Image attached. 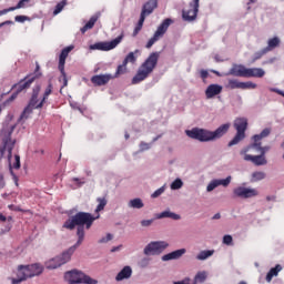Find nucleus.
Masks as SVG:
<instances>
[{"label": "nucleus", "mask_w": 284, "mask_h": 284, "mask_svg": "<svg viewBox=\"0 0 284 284\" xmlns=\"http://www.w3.org/2000/svg\"><path fill=\"white\" fill-rule=\"evenodd\" d=\"M100 219V215L93 216L91 213L88 212H78L75 215L69 217L62 225L64 230H75L77 227V243L69 247L65 252L61 255L55 256L45 262L47 270H57V267H61L71 261L72 255L74 254L75 250L82 245L84 237H85V230H91L93 223Z\"/></svg>", "instance_id": "f257e3e1"}, {"label": "nucleus", "mask_w": 284, "mask_h": 284, "mask_svg": "<svg viewBox=\"0 0 284 284\" xmlns=\"http://www.w3.org/2000/svg\"><path fill=\"white\" fill-rule=\"evenodd\" d=\"M271 132V129H264L260 134L252 138L254 142L251 145L241 150L240 154L244 155L245 161H250L257 166L267 164L265 153H267L271 148L270 145L262 146V140L267 138Z\"/></svg>", "instance_id": "f03ea898"}, {"label": "nucleus", "mask_w": 284, "mask_h": 284, "mask_svg": "<svg viewBox=\"0 0 284 284\" xmlns=\"http://www.w3.org/2000/svg\"><path fill=\"white\" fill-rule=\"evenodd\" d=\"M230 128V123L220 125L215 131H210L201 128H193L192 130H185V134L191 139L199 140L200 142H210L225 135L229 132Z\"/></svg>", "instance_id": "7ed1b4c3"}, {"label": "nucleus", "mask_w": 284, "mask_h": 284, "mask_svg": "<svg viewBox=\"0 0 284 284\" xmlns=\"http://www.w3.org/2000/svg\"><path fill=\"white\" fill-rule=\"evenodd\" d=\"M160 57H161L160 52L150 53V55L138 69L136 74L132 78V81H131L132 84H139L142 81L146 80L158 67Z\"/></svg>", "instance_id": "20e7f679"}, {"label": "nucleus", "mask_w": 284, "mask_h": 284, "mask_svg": "<svg viewBox=\"0 0 284 284\" xmlns=\"http://www.w3.org/2000/svg\"><path fill=\"white\" fill-rule=\"evenodd\" d=\"M44 267L39 264H28V265H19L17 268V277L11 278V284H21L28 278H33L34 276H40L43 273Z\"/></svg>", "instance_id": "39448f33"}, {"label": "nucleus", "mask_w": 284, "mask_h": 284, "mask_svg": "<svg viewBox=\"0 0 284 284\" xmlns=\"http://www.w3.org/2000/svg\"><path fill=\"white\" fill-rule=\"evenodd\" d=\"M64 280L69 284H99L98 280L92 278L91 276L78 270L68 271L64 274Z\"/></svg>", "instance_id": "423d86ee"}, {"label": "nucleus", "mask_w": 284, "mask_h": 284, "mask_svg": "<svg viewBox=\"0 0 284 284\" xmlns=\"http://www.w3.org/2000/svg\"><path fill=\"white\" fill-rule=\"evenodd\" d=\"M40 87H37L32 90L31 99L28 103V105L22 111L19 120H27L30 118V115L33 113V109H42L44 103L43 99L39 102V93H40Z\"/></svg>", "instance_id": "0eeeda50"}, {"label": "nucleus", "mask_w": 284, "mask_h": 284, "mask_svg": "<svg viewBox=\"0 0 284 284\" xmlns=\"http://www.w3.org/2000/svg\"><path fill=\"white\" fill-rule=\"evenodd\" d=\"M230 74L243 78H264L265 70L262 68H245L244 65L234 67L230 70Z\"/></svg>", "instance_id": "6e6552de"}, {"label": "nucleus", "mask_w": 284, "mask_h": 284, "mask_svg": "<svg viewBox=\"0 0 284 284\" xmlns=\"http://www.w3.org/2000/svg\"><path fill=\"white\" fill-rule=\"evenodd\" d=\"M234 129L236 130L235 136L232 141L229 142V146H233L239 144L246 138V130L248 128V119L247 118H237L234 121Z\"/></svg>", "instance_id": "1a4fd4ad"}, {"label": "nucleus", "mask_w": 284, "mask_h": 284, "mask_svg": "<svg viewBox=\"0 0 284 284\" xmlns=\"http://www.w3.org/2000/svg\"><path fill=\"white\" fill-rule=\"evenodd\" d=\"M172 23H174V21L170 18L163 20L162 23L158 27L153 37L145 44V48L151 49L155 44V42H158L161 38H163Z\"/></svg>", "instance_id": "9d476101"}, {"label": "nucleus", "mask_w": 284, "mask_h": 284, "mask_svg": "<svg viewBox=\"0 0 284 284\" xmlns=\"http://www.w3.org/2000/svg\"><path fill=\"white\" fill-rule=\"evenodd\" d=\"M16 126L12 125L10 129L7 130V136L2 140V146H0V154L3 156L6 154V151H8V158H12V152L16 145V141H12V133L14 131Z\"/></svg>", "instance_id": "9b49d317"}, {"label": "nucleus", "mask_w": 284, "mask_h": 284, "mask_svg": "<svg viewBox=\"0 0 284 284\" xmlns=\"http://www.w3.org/2000/svg\"><path fill=\"white\" fill-rule=\"evenodd\" d=\"M169 247V243L165 241L151 242L144 247L145 256H156L162 254L164 250Z\"/></svg>", "instance_id": "f8f14e48"}, {"label": "nucleus", "mask_w": 284, "mask_h": 284, "mask_svg": "<svg viewBox=\"0 0 284 284\" xmlns=\"http://www.w3.org/2000/svg\"><path fill=\"white\" fill-rule=\"evenodd\" d=\"M74 49L73 45H69L64 49H62L60 55H59V64H58V69L63 78V87L68 85V77H67V72H65V62L67 59L70 54V52Z\"/></svg>", "instance_id": "ddd939ff"}, {"label": "nucleus", "mask_w": 284, "mask_h": 284, "mask_svg": "<svg viewBox=\"0 0 284 284\" xmlns=\"http://www.w3.org/2000/svg\"><path fill=\"white\" fill-rule=\"evenodd\" d=\"M124 39V32L110 42H98L90 45L91 50L110 51L116 48Z\"/></svg>", "instance_id": "4468645a"}, {"label": "nucleus", "mask_w": 284, "mask_h": 284, "mask_svg": "<svg viewBox=\"0 0 284 284\" xmlns=\"http://www.w3.org/2000/svg\"><path fill=\"white\" fill-rule=\"evenodd\" d=\"M190 9L182 11V18L184 21H195L200 11V0H193L190 2Z\"/></svg>", "instance_id": "2eb2a0df"}, {"label": "nucleus", "mask_w": 284, "mask_h": 284, "mask_svg": "<svg viewBox=\"0 0 284 284\" xmlns=\"http://www.w3.org/2000/svg\"><path fill=\"white\" fill-rule=\"evenodd\" d=\"M233 194L237 199H254V196H260V191L257 189L237 186L233 190Z\"/></svg>", "instance_id": "dca6fc26"}, {"label": "nucleus", "mask_w": 284, "mask_h": 284, "mask_svg": "<svg viewBox=\"0 0 284 284\" xmlns=\"http://www.w3.org/2000/svg\"><path fill=\"white\" fill-rule=\"evenodd\" d=\"M112 79H114L113 74H97L91 78L92 84L95 87H101L108 84Z\"/></svg>", "instance_id": "f3484780"}, {"label": "nucleus", "mask_w": 284, "mask_h": 284, "mask_svg": "<svg viewBox=\"0 0 284 284\" xmlns=\"http://www.w3.org/2000/svg\"><path fill=\"white\" fill-rule=\"evenodd\" d=\"M158 7H159L158 0H149L146 3L143 4L140 17H143L144 19H146V17L153 13Z\"/></svg>", "instance_id": "a211bd4d"}, {"label": "nucleus", "mask_w": 284, "mask_h": 284, "mask_svg": "<svg viewBox=\"0 0 284 284\" xmlns=\"http://www.w3.org/2000/svg\"><path fill=\"white\" fill-rule=\"evenodd\" d=\"M232 183V176H227L224 180H213L206 187L207 192H213V190H216V187H220V185H223V187H229V185Z\"/></svg>", "instance_id": "6ab92c4d"}, {"label": "nucleus", "mask_w": 284, "mask_h": 284, "mask_svg": "<svg viewBox=\"0 0 284 284\" xmlns=\"http://www.w3.org/2000/svg\"><path fill=\"white\" fill-rule=\"evenodd\" d=\"M20 168H21V158H20V155L16 154V155H14V162H13V164H12V165H9V172H10V174H11V176H12V179H13L16 185H19V178H18V175L14 173L13 170H20Z\"/></svg>", "instance_id": "aec40b11"}, {"label": "nucleus", "mask_w": 284, "mask_h": 284, "mask_svg": "<svg viewBox=\"0 0 284 284\" xmlns=\"http://www.w3.org/2000/svg\"><path fill=\"white\" fill-rule=\"evenodd\" d=\"M223 87L220 84H211L205 90V95L207 99H212L216 97L217 94L222 93Z\"/></svg>", "instance_id": "412c9836"}, {"label": "nucleus", "mask_w": 284, "mask_h": 284, "mask_svg": "<svg viewBox=\"0 0 284 284\" xmlns=\"http://www.w3.org/2000/svg\"><path fill=\"white\" fill-rule=\"evenodd\" d=\"M34 80L36 78H31L27 81L21 80L19 83L12 85V89H14L17 93H21L23 90L29 89Z\"/></svg>", "instance_id": "4be33fe9"}, {"label": "nucleus", "mask_w": 284, "mask_h": 284, "mask_svg": "<svg viewBox=\"0 0 284 284\" xmlns=\"http://www.w3.org/2000/svg\"><path fill=\"white\" fill-rule=\"evenodd\" d=\"M133 274L132 267L131 266H124L115 276L116 282H122L125 278H131Z\"/></svg>", "instance_id": "5701e85b"}, {"label": "nucleus", "mask_w": 284, "mask_h": 284, "mask_svg": "<svg viewBox=\"0 0 284 284\" xmlns=\"http://www.w3.org/2000/svg\"><path fill=\"white\" fill-rule=\"evenodd\" d=\"M183 254H186V248L176 250L165 254L162 256V261H174L176 258H181Z\"/></svg>", "instance_id": "b1692460"}, {"label": "nucleus", "mask_w": 284, "mask_h": 284, "mask_svg": "<svg viewBox=\"0 0 284 284\" xmlns=\"http://www.w3.org/2000/svg\"><path fill=\"white\" fill-rule=\"evenodd\" d=\"M281 45V39H278V37H274L268 39L267 41V47H265L264 49L266 50V52H270L276 48H278Z\"/></svg>", "instance_id": "393cba45"}, {"label": "nucleus", "mask_w": 284, "mask_h": 284, "mask_svg": "<svg viewBox=\"0 0 284 284\" xmlns=\"http://www.w3.org/2000/svg\"><path fill=\"white\" fill-rule=\"evenodd\" d=\"M156 219H172L173 221H180L181 215L173 213L171 211H164L156 215Z\"/></svg>", "instance_id": "a878e982"}, {"label": "nucleus", "mask_w": 284, "mask_h": 284, "mask_svg": "<svg viewBox=\"0 0 284 284\" xmlns=\"http://www.w3.org/2000/svg\"><path fill=\"white\" fill-rule=\"evenodd\" d=\"M281 270H283V266H281V264H276L275 267L271 268L266 274V282L272 283L273 276H278V272H281Z\"/></svg>", "instance_id": "bb28decb"}, {"label": "nucleus", "mask_w": 284, "mask_h": 284, "mask_svg": "<svg viewBox=\"0 0 284 284\" xmlns=\"http://www.w3.org/2000/svg\"><path fill=\"white\" fill-rule=\"evenodd\" d=\"M29 1H30V0H20V1L17 3L16 7H10V8H8V9L1 10V11H0V17L7 14L8 12H12V11H14V10L24 8V7H26L24 3H26V2H29Z\"/></svg>", "instance_id": "cd10ccee"}, {"label": "nucleus", "mask_w": 284, "mask_h": 284, "mask_svg": "<svg viewBox=\"0 0 284 284\" xmlns=\"http://www.w3.org/2000/svg\"><path fill=\"white\" fill-rule=\"evenodd\" d=\"M99 18L93 16L90 20L80 29L81 33L84 34L88 30L93 29Z\"/></svg>", "instance_id": "c85d7f7f"}, {"label": "nucleus", "mask_w": 284, "mask_h": 284, "mask_svg": "<svg viewBox=\"0 0 284 284\" xmlns=\"http://www.w3.org/2000/svg\"><path fill=\"white\" fill-rule=\"evenodd\" d=\"M225 88L230 90L242 89V82L236 79H229Z\"/></svg>", "instance_id": "c756f323"}, {"label": "nucleus", "mask_w": 284, "mask_h": 284, "mask_svg": "<svg viewBox=\"0 0 284 284\" xmlns=\"http://www.w3.org/2000/svg\"><path fill=\"white\" fill-rule=\"evenodd\" d=\"M213 254H215L214 250L201 251L196 255V260L197 261H206V258H210V256H213Z\"/></svg>", "instance_id": "7c9ffc66"}, {"label": "nucleus", "mask_w": 284, "mask_h": 284, "mask_svg": "<svg viewBox=\"0 0 284 284\" xmlns=\"http://www.w3.org/2000/svg\"><path fill=\"white\" fill-rule=\"evenodd\" d=\"M129 207H133V210H142V207H144V203L140 197H136L129 202Z\"/></svg>", "instance_id": "2f4dec72"}, {"label": "nucleus", "mask_w": 284, "mask_h": 284, "mask_svg": "<svg viewBox=\"0 0 284 284\" xmlns=\"http://www.w3.org/2000/svg\"><path fill=\"white\" fill-rule=\"evenodd\" d=\"M128 72V64L123 61L122 64L118 65L116 71L114 73L113 79L119 78L120 75Z\"/></svg>", "instance_id": "473e14b6"}, {"label": "nucleus", "mask_w": 284, "mask_h": 284, "mask_svg": "<svg viewBox=\"0 0 284 284\" xmlns=\"http://www.w3.org/2000/svg\"><path fill=\"white\" fill-rule=\"evenodd\" d=\"M135 53H139V50H135L134 52H130L123 60L124 64L132 63L134 64L138 61V57Z\"/></svg>", "instance_id": "72a5a7b5"}, {"label": "nucleus", "mask_w": 284, "mask_h": 284, "mask_svg": "<svg viewBox=\"0 0 284 284\" xmlns=\"http://www.w3.org/2000/svg\"><path fill=\"white\" fill-rule=\"evenodd\" d=\"M206 278H207V273H206L205 271L199 272V273H196V275L194 276V282H195V283L203 284V283H205Z\"/></svg>", "instance_id": "f704fd0d"}, {"label": "nucleus", "mask_w": 284, "mask_h": 284, "mask_svg": "<svg viewBox=\"0 0 284 284\" xmlns=\"http://www.w3.org/2000/svg\"><path fill=\"white\" fill-rule=\"evenodd\" d=\"M266 174L263 171H256L252 173V182L257 183V181H263L265 179Z\"/></svg>", "instance_id": "c9c22d12"}, {"label": "nucleus", "mask_w": 284, "mask_h": 284, "mask_svg": "<svg viewBox=\"0 0 284 284\" xmlns=\"http://www.w3.org/2000/svg\"><path fill=\"white\" fill-rule=\"evenodd\" d=\"M97 201L99 202V204L95 209V212H102L108 205V200L105 197H98Z\"/></svg>", "instance_id": "e433bc0d"}, {"label": "nucleus", "mask_w": 284, "mask_h": 284, "mask_svg": "<svg viewBox=\"0 0 284 284\" xmlns=\"http://www.w3.org/2000/svg\"><path fill=\"white\" fill-rule=\"evenodd\" d=\"M144 22H145L144 17L140 16L139 22H138L136 27L134 28V31L132 34L133 37H136L140 33V31L142 30V28L144 26Z\"/></svg>", "instance_id": "4c0bfd02"}, {"label": "nucleus", "mask_w": 284, "mask_h": 284, "mask_svg": "<svg viewBox=\"0 0 284 284\" xmlns=\"http://www.w3.org/2000/svg\"><path fill=\"white\" fill-rule=\"evenodd\" d=\"M67 4V0H62L61 2H59L53 10V16H58L65 8Z\"/></svg>", "instance_id": "58836bf2"}, {"label": "nucleus", "mask_w": 284, "mask_h": 284, "mask_svg": "<svg viewBox=\"0 0 284 284\" xmlns=\"http://www.w3.org/2000/svg\"><path fill=\"white\" fill-rule=\"evenodd\" d=\"M52 90H53V85L52 83H49L43 93L42 102H47V100L49 99V95L52 93Z\"/></svg>", "instance_id": "ea45409f"}, {"label": "nucleus", "mask_w": 284, "mask_h": 284, "mask_svg": "<svg viewBox=\"0 0 284 284\" xmlns=\"http://www.w3.org/2000/svg\"><path fill=\"white\" fill-rule=\"evenodd\" d=\"M183 187V181L181 179H176L171 184V190H181Z\"/></svg>", "instance_id": "a19ab883"}, {"label": "nucleus", "mask_w": 284, "mask_h": 284, "mask_svg": "<svg viewBox=\"0 0 284 284\" xmlns=\"http://www.w3.org/2000/svg\"><path fill=\"white\" fill-rule=\"evenodd\" d=\"M267 53V50L264 48L261 51L254 53L253 60L252 62H256L257 60H260L263 55H265Z\"/></svg>", "instance_id": "79ce46f5"}, {"label": "nucleus", "mask_w": 284, "mask_h": 284, "mask_svg": "<svg viewBox=\"0 0 284 284\" xmlns=\"http://www.w3.org/2000/svg\"><path fill=\"white\" fill-rule=\"evenodd\" d=\"M257 84L253 83L252 81H247V82H242V89H256Z\"/></svg>", "instance_id": "37998d69"}, {"label": "nucleus", "mask_w": 284, "mask_h": 284, "mask_svg": "<svg viewBox=\"0 0 284 284\" xmlns=\"http://www.w3.org/2000/svg\"><path fill=\"white\" fill-rule=\"evenodd\" d=\"M31 19L27 16H17L14 17V21L16 22H20V23H23L26 21H30Z\"/></svg>", "instance_id": "c03bdc74"}, {"label": "nucleus", "mask_w": 284, "mask_h": 284, "mask_svg": "<svg viewBox=\"0 0 284 284\" xmlns=\"http://www.w3.org/2000/svg\"><path fill=\"white\" fill-rule=\"evenodd\" d=\"M165 192L164 187H160L155 192L152 193V199H159V196H161V194H163Z\"/></svg>", "instance_id": "a18cd8bd"}, {"label": "nucleus", "mask_w": 284, "mask_h": 284, "mask_svg": "<svg viewBox=\"0 0 284 284\" xmlns=\"http://www.w3.org/2000/svg\"><path fill=\"white\" fill-rule=\"evenodd\" d=\"M223 243H224V245H232L233 236L232 235H224L223 236Z\"/></svg>", "instance_id": "49530a36"}, {"label": "nucleus", "mask_w": 284, "mask_h": 284, "mask_svg": "<svg viewBox=\"0 0 284 284\" xmlns=\"http://www.w3.org/2000/svg\"><path fill=\"white\" fill-rule=\"evenodd\" d=\"M112 239H113V235L110 234V233H108V234H106V237H101V239L99 240V243H109V241H112Z\"/></svg>", "instance_id": "de8ad7c7"}, {"label": "nucleus", "mask_w": 284, "mask_h": 284, "mask_svg": "<svg viewBox=\"0 0 284 284\" xmlns=\"http://www.w3.org/2000/svg\"><path fill=\"white\" fill-rule=\"evenodd\" d=\"M152 223H154V220H143V221H141L142 227H150V225H152Z\"/></svg>", "instance_id": "09e8293b"}, {"label": "nucleus", "mask_w": 284, "mask_h": 284, "mask_svg": "<svg viewBox=\"0 0 284 284\" xmlns=\"http://www.w3.org/2000/svg\"><path fill=\"white\" fill-rule=\"evenodd\" d=\"M140 148H141L142 151L150 150L151 149V144L150 143H145V142H141L140 143Z\"/></svg>", "instance_id": "8fccbe9b"}, {"label": "nucleus", "mask_w": 284, "mask_h": 284, "mask_svg": "<svg viewBox=\"0 0 284 284\" xmlns=\"http://www.w3.org/2000/svg\"><path fill=\"white\" fill-rule=\"evenodd\" d=\"M174 284H191V278L190 277H185L182 281L174 282ZM193 284H196V283H193Z\"/></svg>", "instance_id": "3c124183"}, {"label": "nucleus", "mask_w": 284, "mask_h": 284, "mask_svg": "<svg viewBox=\"0 0 284 284\" xmlns=\"http://www.w3.org/2000/svg\"><path fill=\"white\" fill-rule=\"evenodd\" d=\"M209 75H210L209 71H206V70H201V71H200V77H201L203 80L207 79Z\"/></svg>", "instance_id": "603ef678"}, {"label": "nucleus", "mask_w": 284, "mask_h": 284, "mask_svg": "<svg viewBox=\"0 0 284 284\" xmlns=\"http://www.w3.org/2000/svg\"><path fill=\"white\" fill-rule=\"evenodd\" d=\"M19 93L16 91L13 92L10 98L7 100V102H12L13 100H16L18 98Z\"/></svg>", "instance_id": "864d4df0"}, {"label": "nucleus", "mask_w": 284, "mask_h": 284, "mask_svg": "<svg viewBox=\"0 0 284 284\" xmlns=\"http://www.w3.org/2000/svg\"><path fill=\"white\" fill-rule=\"evenodd\" d=\"M271 91H273V92H275V93H277V94H280L284 98V92L283 91H281L278 89H272Z\"/></svg>", "instance_id": "5fc2aeb1"}, {"label": "nucleus", "mask_w": 284, "mask_h": 284, "mask_svg": "<svg viewBox=\"0 0 284 284\" xmlns=\"http://www.w3.org/2000/svg\"><path fill=\"white\" fill-rule=\"evenodd\" d=\"M8 24H13V21L8 20V21H4V22H1L0 28H2L3 26H8Z\"/></svg>", "instance_id": "6e6d98bb"}, {"label": "nucleus", "mask_w": 284, "mask_h": 284, "mask_svg": "<svg viewBox=\"0 0 284 284\" xmlns=\"http://www.w3.org/2000/svg\"><path fill=\"white\" fill-rule=\"evenodd\" d=\"M222 217L221 213H216L214 216H213V220L214 221H217Z\"/></svg>", "instance_id": "4d7b16f0"}, {"label": "nucleus", "mask_w": 284, "mask_h": 284, "mask_svg": "<svg viewBox=\"0 0 284 284\" xmlns=\"http://www.w3.org/2000/svg\"><path fill=\"white\" fill-rule=\"evenodd\" d=\"M266 201H268V202H270V201H276V196H274V195H273V196H270V195H268V196H266Z\"/></svg>", "instance_id": "13d9d810"}, {"label": "nucleus", "mask_w": 284, "mask_h": 284, "mask_svg": "<svg viewBox=\"0 0 284 284\" xmlns=\"http://www.w3.org/2000/svg\"><path fill=\"white\" fill-rule=\"evenodd\" d=\"M0 221H1L2 223H6L7 216H4L3 214H0Z\"/></svg>", "instance_id": "bf43d9fd"}, {"label": "nucleus", "mask_w": 284, "mask_h": 284, "mask_svg": "<svg viewBox=\"0 0 284 284\" xmlns=\"http://www.w3.org/2000/svg\"><path fill=\"white\" fill-rule=\"evenodd\" d=\"M255 2H257V0H248V4L255 3Z\"/></svg>", "instance_id": "052dcab7"}, {"label": "nucleus", "mask_w": 284, "mask_h": 284, "mask_svg": "<svg viewBox=\"0 0 284 284\" xmlns=\"http://www.w3.org/2000/svg\"><path fill=\"white\" fill-rule=\"evenodd\" d=\"M212 72L215 73L216 75H220V72L217 71L212 70Z\"/></svg>", "instance_id": "680f3d73"}, {"label": "nucleus", "mask_w": 284, "mask_h": 284, "mask_svg": "<svg viewBox=\"0 0 284 284\" xmlns=\"http://www.w3.org/2000/svg\"><path fill=\"white\" fill-rule=\"evenodd\" d=\"M239 284H247L245 281H241Z\"/></svg>", "instance_id": "e2e57ef3"}, {"label": "nucleus", "mask_w": 284, "mask_h": 284, "mask_svg": "<svg viewBox=\"0 0 284 284\" xmlns=\"http://www.w3.org/2000/svg\"><path fill=\"white\" fill-rule=\"evenodd\" d=\"M116 250H118V248H116V247H114V248H112V250H111V252H116Z\"/></svg>", "instance_id": "0e129e2a"}, {"label": "nucleus", "mask_w": 284, "mask_h": 284, "mask_svg": "<svg viewBox=\"0 0 284 284\" xmlns=\"http://www.w3.org/2000/svg\"><path fill=\"white\" fill-rule=\"evenodd\" d=\"M158 140H159V136L154 138V139H153V142H155V141H158Z\"/></svg>", "instance_id": "69168bd1"}, {"label": "nucleus", "mask_w": 284, "mask_h": 284, "mask_svg": "<svg viewBox=\"0 0 284 284\" xmlns=\"http://www.w3.org/2000/svg\"><path fill=\"white\" fill-rule=\"evenodd\" d=\"M7 196H8V194H3V195H2L3 199H7Z\"/></svg>", "instance_id": "338daca9"}, {"label": "nucleus", "mask_w": 284, "mask_h": 284, "mask_svg": "<svg viewBox=\"0 0 284 284\" xmlns=\"http://www.w3.org/2000/svg\"><path fill=\"white\" fill-rule=\"evenodd\" d=\"M73 181H79L78 178H74Z\"/></svg>", "instance_id": "774afa93"}]
</instances>
